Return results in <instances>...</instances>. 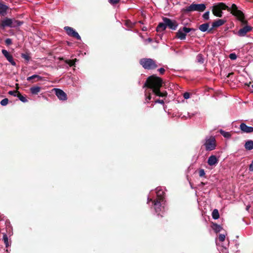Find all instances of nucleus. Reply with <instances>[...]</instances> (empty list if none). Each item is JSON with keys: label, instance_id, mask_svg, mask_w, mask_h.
<instances>
[{"label": "nucleus", "instance_id": "obj_47", "mask_svg": "<svg viewBox=\"0 0 253 253\" xmlns=\"http://www.w3.org/2000/svg\"><path fill=\"white\" fill-rule=\"evenodd\" d=\"M252 88H253V84L252 85Z\"/></svg>", "mask_w": 253, "mask_h": 253}, {"label": "nucleus", "instance_id": "obj_29", "mask_svg": "<svg viewBox=\"0 0 253 253\" xmlns=\"http://www.w3.org/2000/svg\"><path fill=\"white\" fill-rule=\"evenodd\" d=\"M21 57L24 58L27 62L30 61V57L28 53H22Z\"/></svg>", "mask_w": 253, "mask_h": 253}, {"label": "nucleus", "instance_id": "obj_33", "mask_svg": "<svg viewBox=\"0 0 253 253\" xmlns=\"http://www.w3.org/2000/svg\"><path fill=\"white\" fill-rule=\"evenodd\" d=\"M229 57L231 60H235L237 59V55L234 53H230Z\"/></svg>", "mask_w": 253, "mask_h": 253}, {"label": "nucleus", "instance_id": "obj_15", "mask_svg": "<svg viewBox=\"0 0 253 253\" xmlns=\"http://www.w3.org/2000/svg\"><path fill=\"white\" fill-rule=\"evenodd\" d=\"M226 20L224 19H217L212 23V27L209 29V32H211L212 29L219 27L223 25L225 22Z\"/></svg>", "mask_w": 253, "mask_h": 253}, {"label": "nucleus", "instance_id": "obj_30", "mask_svg": "<svg viewBox=\"0 0 253 253\" xmlns=\"http://www.w3.org/2000/svg\"><path fill=\"white\" fill-rule=\"evenodd\" d=\"M210 11H206L203 15V18L204 19L208 20L209 19Z\"/></svg>", "mask_w": 253, "mask_h": 253}, {"label": "nucleus", "instance_id": "obj_17", "mask_svg": "<svg viewBox=\"0 0 253 253\" xmlns=\"http://www.w3.org/2000/svg\"><path fill=\"white\" fill-rule=\"evenodd\" d=\"M167 28V26L166 23L164 22L162 23H160L156 29V30L158 32H161L164 31Z\"/></svg>", "mask_w": 253, "mask_h": 253}, {"label": "nucleus", "instance_id": "obj_26", "mask_svg": "<svg viewBox=\"0 0 253 253\" xmlns=\"http://www.w3.org/2000/svg\"><path fill=\"white\" fill-rule=\"evenodd\" d=\"M196 60L198 63H203L204 59L203 55L201 54H198L196 56Z\"/></svg>", "mask_w": 253, "mask_h": 253}, {"label": "nucleus", "instance_id": "obj_16", "mask_svg": "<svg viewBox=\"0 0 253 253\" xmlns=\"http://www.w3.org/2000/svg\"><path fill=\"white\" fill-rule=\"evenodd\" d=\"M217 163L218 160L216 156L214 155L211 156L208 160V163L211 166L215 165L216 164H217Z\"/></svg>", "mask_w": 253, "mask_h": 253}, {"label": "nucleus", "instance_id": "obj_28", "mask_svg": "<svg viewBox=\"0 0 253 253\" xmlns=\"http://www.w3.org/2000/svg\"><path fill=\"white\" fill-rule=\"evenodd\" d=\"M17 97H18L19 100L22 102L25 103L28 101V100L26 99V98L25 96L22 95L20 92L17 94Z\"/></svg>", "mask_w": 253, "mask_h": 253}, {"label": "nucleus", "instance_id": "obj_23", "mask_svg": "<svg viewBox=\"0 0 253 253\" xmlns=\"http://www.w3.org/2000/svg\"><path fill=\"white\" fill-rule=\"evenodd\" d=\"M78 61V60L75 58L74 60H65V62L66 64H68L69 67L75 66V63Z\"/></svg>", "mask_w": 253, "mask_h": 253}, {"label": "nucleus", "instance_id": "obj_6", "mask_svg": "<svg viewBox=\"0 0 253 253\" xmlns=\"http://www.w3.org/2000/svg\"><path fill=\"white\" fill-rule=\"evenodd\" d=\"M140 64L145 69L151 70L157 67L155 61L151 58L141 59L140 60Z\"/></svg>", "mask_w": 253, "mask_h": 253}, {"label": "nucleus", "instance_id": "obj_27", "mask_svg": "<svg viewBox=\"0 0 253 253\" xmlns=\"http://www.w3.org/2000/svg\"><path fill=\"white\" fill-rule=\"evenodd\" d=\"M220 133L225 138H230L231 137V134L229 132L225 131L223 130H220Z\"/></svg>", "mask_w": 253, "mask_h": 253}, {"label": "nucleus", "instance_id": "obj_11", "mask_svg": "<svg viewBox=\"0 0 253 253\" xmlns=\"http://www.w3.org/2000/svg\"><path fill=\"white\" fill-rule=\"evenodd\" d=\"M58 98L61 100H66L67 99L66 94L59 88H54L53 89Z\"/></svg>", "mask_w": 253, "mask_h": 253}, {"label": "nucleus", "instance_id": "obj_40", "mask_svg": "<svg viewBox=\"0 0 253 253\" xmlns=\"http://www.w3.org/2000/svg\"><path fill=\"white\" fill-rule=\"evenodd\" d=\"M221 229V226H220L219 225H215V230L216 231V232H219L220 231Z\"/></svg>", "mask_w": 253, "mask_h": 253}, {"label": "nucleus", "instance_id": "obj_22", "mask_svg": "<svg viewBox=\"0 0 253 253\" xmlns=\"http://www.w3.org/2000/svg\"><path fill=\"white\" fill-rule=\"evenodd\" d=\"M3 240L6 246V248L10 246L11 242L8 241V237L6 234L4 233L3 235Z\"/></svg>", "mask_w": 253, "mask_h": 253}, {"label": "nucleus", "instance_id": "obj_12", "mask_svg": "<svg viewBox=\"0 0 253 253\" xmlns=\"http://www.w3.org/2000/svg\"><path fill=\"white\" fill-rule=\"evenodd\" d=\"M2 54L6 58V59L13 66H16V63L14 61L12 56L9 54V53L5 49H2L1 50Z\"/></svg>", "mask_w": 253, "mask_h": 253}, {"label": "nucleus", "instance_id": "obj_9", "mask_svg": "<svg viewBox=\"0 0 253 253\" xmlns=\"http://www.w3.org/2000/svg\"><path fill=\"white\" fill-rule=\"evenodd\" d=\"M163 20V22L166 23L167 27H168L172 30H175L177 28L178 25L175 21L171 20L167 17H164Z\"/></svg>", "mask_w": 253, "mask_h": 253}, {"label": "nucleus", "instance_id": "obj_10", "mask_svg": "<svg viewBox=\"0 0 253 253\" xmlns=\"http://www.w3.org/2000/svg\"><path fill=\"white\" fill-rule=\"evenodd\" d=\"M64 30L66 31L67 34L69 36L74 37L79 40L81 39V38L79 34L76 31H75V30L73 28L66 26L64 27Z\"/></svg>", "mask_w": 253, "mask_h": 253}, {"label": "nucleus", "instance_id": "obj_4", "mask_svg": "<svg viewBox=\"0 0 253 253\" xmlns=\"http://www.w3.org/2000/svg\"><path fill=\"white\" fill-rule=\"evenodd\" d=\"M23 24L22 22L8 18L3 19L0 23V27L4 29L6 27L11 28L18 27Z\"/></svg>", "mask_w": 253, "mask_h": 253}, {"label": "nucleus", "instance_id": "obj_24", "mask_svg": "<svg viewBox=\"0 0 253 253\" xmlns=\"http://www.w3.org/2000/svg\"><path fill=\"white\" fill-rule=\"evenodd\" d=\"M212 217L214 219H217L219 217L218 211L217 209H214L212 211Z\"/></svg>", "mask_w": 253, "mask_h": 253}, {"label": "nucleus", "instance_id": "obj_31", "mask_svg": "<svg viewBox=\"0 0 253 253\" xmlns=\"http://www.w3.org/2000/svg\"><path fill=\"white\" fill-rule=\"evenodd\" d=\"M8 100L7 98H4L0 101V104L2 106H5L8 104Z\"/></svg>", "mask_w": 253, "mask_h": 253}, {"label": "nucleus", "instance_id": "obj_44", "mask_svg": "<svg viewBox=\"0 0 253 253\" xmlns=\"http://www.w3.org/2000/svg\"><path fill=\"white\" fill-rule=\"evenodd\" d=\"M142 30H143V31H146V28H142Z\"/></svg>", "mask_w": 253, "mask_h": 253}, {"label": "nucleus", "instance_id": "obj_39", "mask_svg": "<svg viewBox=\"0 0 253 253\" xmlns=\"http://www.w3.org/2000/svg\"><path fill=\"white\" fill-rule=\"evenodd\" d=\"M155 103H160L161 104H164V101L163 100L157 99L156 100H155Z\"/></svg>", "mask_w": 253, "mask_h": 253}, {"label": "nucleus", "instance_id": "obj_43", "mask_svg": "<svg viewBox=\"0 0 253 253\" xmlns=\"http://www.w3.org/2000/svg\"><path fill=\"white\" fill-rule=\"evenodd\" d=\"M159 71L161 74H163L165 71V70L163 68H161L159 69Z\"/></svg>", "mask_w": 253, "mask_h": 253}, {"label": "nucleus", "instance_id": "obj_13", "mask_svg": "<svg viewBox=\"0 0 253 253\" xmlns=\"http://www.w3.org/2000/svg\"><path fill=\"white\" fill-rule=\"evenodd\" d=\"M240 129L244 133H249L253 132V127L249 126L244 123H241L240 125Z\"/></svg>", "mask_w": 253, "mask_h": 253}, {"label": "nucleus", "instance_id": "obj_3", "mask_svg": "<svg viewBox=\"0 0 253 253\" xmlns=\"http://www.w3.org/2000/svg\"><path fill=\"white\" fill-rule=\"evenodd\" d=\"M156 193L157 195V199L153 200L152 198L148 197L147 203L152 202L155 211L158 215H161V213H163L165 211L164 201V191L161 187H157L156 189Z\"/></svg>", "mask_w": 253, "mask_h": 253}, {"label": "nucleus", "instance_id": "obj_32", "mask_svg": "<svg viewBox=\"0 0 253 253\" xmlns=\"http://www.w3.org/2000/svg\"><path fill=\"white\" fill-rule=\"evenodd\" d=\"M19 92L17 91H9L8 92L9 94L13 95L14 96H17V94H19Z\"/></svg>", "mask_w": 253, "mask_h": 253}, {"label": "nucleus", "instance_id": "obj_37", "mask_svg": "<svg viewBox=\"0 0 253 253\" xmlns=\"http://www.w3.org/2000/svg\"><path fill=\"white\" fill-rule=\"evenodd\" d=\"M120 0H109V2L110 3L112 4H117L119 2Z\"/></svg>", "mask_w": 253, "mask_h": 253}, {"label": "nucleus", "instance_id": "obj_25", "mask_svg": "<svg viewBox=\"0 0 253 253\" xmlns=\"http://www.w3.org/2000/svg\"><path fill=\"white\" fill-rule=\"evenodd\" d=\"M37 79V81H41L42 80V77L37 75H34L27 78V80L28 81H31L34 79Z\"/></svg>", "mask_w": 253, "mask_h": 253}, {"label": "nucleus", "instance_id": "obj_42", "mask_svg": "<svg viewBox=\"0 0 253 253\" xmlns=\"http://www.w3.org/2000/svg\"><path fill=\"white\" fill-rule=\"evenodd\" d=\"M249 170L251 171H253V161L249 166Z\"/></svg>", "mask_w": 253, "mask_h": 253}, {"label": "nucleus", "instance_id": "obj_41", "mask_svg": "<svg viewBox=\"0 0 253 253\" xmlns=\"http://www.w3.org/2000/svg\"><path fill=\"white\" fill-rule=\"evenodd\" d=\"M126 25L127 27H131L132 25V23L129 21H126Z\"/></svg>", "mask_w": 253, "mask_h": 253}, {"label": "nucleus", "instance_id": "obj_36", "mask_svg": "<svg viewBox=\"0 0 253 253\" xmlns=\"http://www.w3.org/2000/svg\"><path fill=\"white\" fill-rule=\"evenodd\" d=\"M183 97L185 99H188L190 97V94L189 92H186L183 93Z\"/></svg>", "mask_w": 253, "mask_h": 253}, {"label": "nucleus", "instance_id": "obj_35", "mask_svg": "<svg viewBox=\"0 0 253 253\" xmlns=\"http://www.w3.org/2000/svg\"><path fill=\"white\" fill-rule=\"evenodd\" d=\"M225 236L224 234H220L219 235V240L221 242H223L225 240Z\"/></svg>", "mask_w": 253, "mask_h": 253}, {"label": "nucleus", "instance_id": "obj_1", "mask_svg": "<svg viewBox=\"0 0 253 253\" xmlns=\"http://www.w3.org/2000/svg\"><path fill=\"white\" fill-rule=\"evenodd\" d=\"M162 85V80L161 78L151 76L149 77L145 82L143 87L146 88L145 91V103H148L151 99V92L154 93L155 95L160 97L166 96L167 95L166 91L161 92L160 89Z\"/></svg>", "mask_w": 253, "mask_h": 253}, {"label": "nucleus", "instance_id": "obj_19", "mask_svg": "<svg viewBox=\"0 0 253 253\" xmlns=\"http://www.w3.org/2000/svg\"><path fill=\"white\" fill-rule=\"evenodd\" d=\"M41 87L38 86H34L30 88V90L31 93L32 94H38L40 91L41 90Z\"/></svg>", "mask_w": 253, "mask_h": 253}, {"label": "nucleus", "instance_id": "obj_45", "mask_svg": "<svg viewBox=\"0 0 253 253\" xmlns=\"http://www.w3.org/2000/svg\"><path fill=\"white\" fill-rule=\"evenodd\" d=\"M249 208H250V207L247 206V208H246L247 210H249Z\"/></svg>", "mask_w": 253, "mask_h": 253}, {"label": "nucleus", "instance_id": "obj_2", "mask_svg": "<svg viewBox=\"0 0 253 253\" xmlns=\"http://www.w3.org/2000/svg\"><path fill=\"white\" fill-rule=\"evenodd\" d=\"M226 9L228 11H230L231 13L236 16L240 21L244 22V14L243 12L238 9L236 5L235 4L232 5L231 8L229 7L223 2H219L214 4L212 7L213 14L218 17H221L222 16V10Z\"/></svg>", "mask_w": 253, "mask_h": 253}, {"label": "nucleus", "instance_id": "obj_18", "mask_svg": "<svg viewBox=\"0 0 253 253\" xmlns=\"http://www.w3.org/2000/svg\"><path fill=\"white\" fill-rule=\"evenodd\" d=\"M209 24L208 23L200 25L199 27V29L202 32H205L206 31L209 32Z\"/></svg>", "mask_w": 253, "mask_h": 253}, {"label": "nucleus", "instance_id": "obj_20", "mask_svg": "<svg viewBox=\"0 0 253 253\" xmlns=\"http://www.w3.org/2000/svg\"><path fill=\"white\" fill-rule=\"evenodd\" d=\"M7 6L0 2V14L4 16L6 13Z\"/></svg>", "mask_w": 253, "mask_h": 253}, {"label": "nucleus", "instance_id": "obj_38", "mask_svg": "<svg viewBox=\"0 0 253 253\" xmlns=\"http://www.w3.org/2000/svg\"><path fill=\"white\" fill-rule=\"evenodd\" d=\"M5 42L7 45H10L12 43V40L9 38H7L5 40Z\"/></svg>", "mask_w": 253, "mask_h": 253}, {"label": "nucleus", "instance_id": "obj_34", "mask_svg": "<svg viewBox=\"0 0 253 253\" xmlns=\"http://www.w3.org/2000/svg\"><path fill=\"white\" fill-rule=\"evenodd\" d=\"M199 176L200 177H203L205 175V172L204 169H200L199 171Z\"/></svg>", "mask_w": 253, "mask_h": 253}, {"label": "nucleus", "instance_id": "obj_14", "mask_svg": "<svg viewBox=\"0 0 253 253\" xmlns=\"http://www.w3.org/2000/svg\"><path fill=\"white\" fill-rule=\"evenodd\" d=\"M252 30V27L249 26H246L240 29L238 32V35L240 37H244L246 34Z\"/></svg>", "mask_w": 253, "mask_h": 253}, {"label": "nucleus", "instance_id": "obj_21", "mask_svg": "<svg viewBox=\"0 0 253 253\" xmlns=\"http://www.w3.org/2000/svg\"><path fill=\"white\" fill-rule=\"evenodd\" d=\"M245 147L248 150H251L253 149V141L248 140L245 144Z\"/></svg>", "mask_w": 253, "mask_h": 253}, {"label": "nucleus", "instance_id": "obj_5", "mask_svg": "<svg viewBox=\"0 0 253 253\" xmlns=\"http://www.w3.org/2000/svg\"><path fill=\"white\" fill-rule=\"evenodd\" d=\"M206 8V4L204 3L196 4L192 3L189 6L183 9V11L185 13H188L192 11H204Z\"/></svg>", "mask_w": 253, "mask_h": 253}, {"label": "nucleus", "instance_id": "obj_46", "mask_svg": "<svg viewBox=\"0 0 253 253\" xmlns=\"http://www.w3.org/2000/svg\"><path fill=\"white\" fill-rule=\"evenodd\" d=\"M148 41H151V40L150 39H149Z\"/></svg>", "mask_w": 253, "mask_h": 253}, {"label": "nucleus", "instance_id": "obj_7", "mask_svg": "<svg viewBox=\"0 0 253 253\" xmlns=\"http://www.w3.org/2000/svg\"><path fill=\"white\" fill-rule=\"evenodd\" d=\"M204 145L207 151H210L215 149L216 147L215 138L212 136H211L209 138L207 137Z\"/></svg>", "mask_w": 253, "mask_h": 253}, {"label": "nucleus", "instance_id": "obj_8", "mask_svg": "<svg viewBox=\"0 0 253 253\" xmlns=\"http://www.w3.org/2000/svg\"><path fill=\"white\" fill-rule=\"evenodd\" d=\"M195 29L193 28L184 27L180 28L176 33V37L181 40H184L186 39V34L191 31H195Z\"/></svg>", "mask_w": 253, "mask_h": 253}]
</instances>
